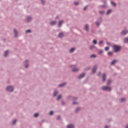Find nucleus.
I'll return each mask as SVG.
<instances>
[{
	"label": "nucleus",
	"instance_id": "nucleus-1",
	"mask_svg": "<svg viewBox=\"0 0 128 128\" xmlns=\"http://www.w3.org/2000/svg\"><path fill=\"white\" fill-rule=\"evenodd\" d=\"M113 50L115 52H118L120 50V46L114 45L113 46Z\"/></svg>",
	"mask_w": 128,
	"mask_h": 128
},
{
	"label": "nucleus",
	"instance_id": "nucleus-2",
	"mask_svg": "<svg viewBox=\"0 0 128 128\" xmlns=\"http://www.w3.org/2000/svg\"><path fill=\"white\" fill-rule=\"evenodd\" d=\"M102 90H108V92H110V90H112V88H110V87H107L104 86L102 87Z\"/></svg>",
	"mask_w": 128,
	"mask_h": 128
},
{
	"label": "nucleus",
	"instance_id": "nucleus-3",
	"mask_svg": "<svg viewBox=\"0 0 128 128\" xmlns=\"http://www.w3.org/2000/svg\"><path fill=\"white\" fill-rule=\"evenodd\" d=\"M6 90L8 92H14V87L12 86H9L6 88Z\"/></svg>",
	"mask_w": 128,
	"mask_h": 128
},
{
	"label": "nucleus",
	"instance_id": "nucleus-4",
	"mask_svg": "<svg viewBox=\"0 0 128 128\" xmlns=\"http://www.w3.org/2000/svg\"><path fill=\"white\" fill-rule=\"evenodd\" d=\"M84 74H80L78 78L80 79V78H84Z\"/></svg>",
	"mask_w": 128,
	"mask_h": 128
},
{
	"label": "nucleus",
	"instance_id": "nucleus-5",
	"mask_svg": "<svg viewBox=\"0 0 128 128\" xmlns=\"http://www.w3.org/2000/svg\"><path fill=\"white\" fill-rule=\"evenodd\" d=\"M66 83H64V84H60L58 86V87L59 88H62V86H66Z\"/></svg>",
	"mask_w": 128,
	"mask_h": 128
},
{
	"label": "nucleus",
	"instance_id": "nucleus-6",
	"mask_svg": "<svg viewBox=\"0 0 128 128\" xmlns=\"http://www.w3.org/2000/svg\"><path fill=\"white\" fill-rule=\"evenodd\" d=\"M96 66H95L93 68V69H92L93 74H94V72H96Z\"/></svg>",
	"mask_w": 128,
	"mask_h": 128
},
{
	"label": "nucleus",
	"instance_id": "nucleus-7",
	"mask_svg": "<svg viewBox=\"0 0 128 128\" xmlns=\"http://www.w3.org/2000/svg\"><path fill=\"white\" fill-rule=\"evenodd\" d=\"M67 128H74V125H72V124H69V125L67 126Z\"/></svg>",
	"mask_w": 128,
	"mask_h": 128
},
{
	"label": "nucleus",
	"instance_id": "nucleus-8",
	"mask_svg": "<svg viewBox=\"0 0 128 128\" xmlns=\"http://www.w3.org/2000/svg\"><path fill=\"white\" fill-rule=\"evenodd\" d=\"M14 36H18V31L16 29H14Z\"/></svg>",
	"mask_w": 128,
	"mask_h": 128
},
{
	"label": "nucleus",
	"instance_id": "nucleus-9",
	"mask_svg": "<svg viewBox=\"0 0 128 128\" xmlns=\"http://www.w3.org/2000/svg\"><path fill=\"white\" fill-rule=\"evenodd\" d=\"M106 74H102V81L103 82H104V80H106Z\"/></svg>",
	"mask_w": 128,
	"mask_h": 128
},
{
	"label": "nucleus",
	"instance_id": "nucleus-10",
	"mask_svg": "<svg viewBox=\"0 0 128 128\" xmlns=\"http://www.w3.org/2000/svg\"><path fill=\"white\" fill-rule=\"evenodd\" d=\"M62 24H64V21H60L58 24V26L60 28V26H62Z\"/></svg>",
	"mask_w": 128,
	"mask_h": 128
},
{
	"label": "nucleus",
	"instance_id": "nucleus-11",
	"mask_svg": "<svg viewBox=\"0 0 128 128\" xmlns=\"http://www.w3.org/2000/svg\"><path fill=\"white\" fill-rule=\"evenodd\" d=\"M85 30H86V32L88 31V25L86 24L85 26Z\"/></svg>",
	"mask_w": 128,
	"mask_h": 128
},
{
	"label": "nucleus",
	"instance_id": "nucleus-12",
	"mask_svg": "<svg viewBox=\"0 0 128 128\" xmlns=\"http://www.w3.org/2000/svg\"><path fill=\"white\" fill-rule=\"evenodd\" d=\"M51 26H54V24H56V21L52 22H50Z\"/></svg>",
	"mask_w": 128,
	"mask_h": 128
},
{
	"label": "nucleus",
	"instance_id": "nucleus-13",
	"mask_svg": "<svg viewBox=\"0 0 128 128\" xmlns=\"http://www.w3.org/2000/svg\"><path fill=\"white\" fill-rule=\"evenodd\" d=\"M64 37V34L60 33L58 34V38H63Z\"/></svg>",
	"mask_w": 128,
	"mask_h": 128
},
{
	"label": "nucleus",
	"instance_id": "nucleus-14",
	"mask_svg": "<svg viewBox=\"0 0 128 128\" xmlns=\"http://www.w3.org/2000/svg\"><path fill=\"white\" fill-rule=\"evenodd\" d=\"M8 54V50H6L4 53V56H7Z\"/></svg>",
	"mask_w": 128,
	"mask_h": 128
},
{
	"label": "nucleus",
	"instance_id": "nucleus-15",
	"mask_svg": "<svg viewBox=\"0 0 128 128\" xmlns=\"http://www.w3.org/2000/svg\"><path fill=\"white\" fill-rule=\"evenodd\" d=\"M72 72H78V68H74L72 69Z\"/></svg>",
	"mask_w": 128,
	"mask_h": 128
},
{
	"label": "nucleus",
	"instance_id": "nucleus-16",
	"mask_svg": "<svg viewBox=\"0 0 128 128\" xmlns=\"http://www.w3.org/2000/svg\"><path fill=\"white\" fill-rule=\"evenodd\" d=\"M30 20H32V18L28 17L27 18V22H30Z\"/></svg>",
	"mask_w": 128,
	"mask_h": 128
},
{
	"label": "nucleus",
	"instance_id": "nucleus-17",
	"mask_svg": "<svg viewBox=\"0 0 128 128\" xmlns=\"http://www.w3.org/2000/svg\"><path fill=\"white\" fill-rule=\"evenodd\" d=\"M124 42H126V43H128V38H124Z\"/></svg>",
	"mask_w": 128,
	"mask_h": 128
},
{
	"label": "nucleus",
	"instance_id": "nucleus-18",
	"mask_svg": "<svg viewBox=\"0 0 128 128\" xmlns=\"http://www.w3.org/2000/svg\"><path fill=\"white\" fill-rule=\"evenodd\" d=\"M116 60H114L111 62V64H116Z\"/></svg>",
	"mask_w": 128,
	"mask_h": 128
},
{
	"label": "nucleus",
	"instance_id": "nucleus-19",
	"mask_svg": "<svg viewBox=\"0 0 128 128\" xmlns=\"http://www.w3.org/2000/svg\"><path fill=\"white\" fill-rule=\"evenodd\" d=\"M74 48H72L70 50V52H74Z\"/></svg>",
	"mask_w": 128,
	"mask_h": 128
},
{
	"label": "nucleus",
	"instance_id": "nucleus-20",
	"mask_svg": "<svg viewBox=\"0 0 128 128\" xmlns=\"http://www.w3.org/2000/svg\"><path fill=\"white\" fill-rule=\"evenodd\" d=\"M124 100H126V99L124 98H122L120 100V102H124Z\"/></svg>",
	"mask_w": 128,
	"mask_h": 128
},
{
	"label": "nucleus",
	"instance_id": "nucleus-21",
	"mask_svg": "<svg viewBox=\"0 0 128 128\" xmlns=\"http://www.w3.org/2000/svg\"><path fill=\"white\" fill-rule=\"evenodd\" d=\"M110 12H112V10H108L106 14H110Z\"/></svg>",
	"mask_w": 128,
	"mask_h": 128
},
{
	"label": "nucleus",
	"instance_id": "nucleus-22",
	"mask_svg": "<svg viewBox=\"0 0 128 128\" xmlns=\"http://www.w3.org/2000/svg\"><path fill=\"white\" fill-rule=\"evenodd\" d=\"M34 118H38V113H36L34 114Z\"/></svg>",
	"mask_w": 128,
	"mask_h": 128
},
{
	"label": "nucleus",
	"instance_id": "nucleus-23",
	"mask_svg": "<svg viewBox=\"0 0 128 128\" xmlns=\"http://www.w3.org/2000/svg\"><path fill=\"white\" fill-rule=\"evenodd\" d=\"M60 98H62V96L59 95L57 98L58 100H60Z\"/></svg>",
	"mask_w": 128,
	"mask_h": 128
},
{
	"label": "nucleus",
	"instance_id": "nucleus-24",
	"mask_svg": "<svg viewBox=\"0 0 128 128\" xmlns=\"http://www.w3.org/2000/svg\"><path fill=\"white\" fill-rule=\"evenodd\" d=\"M90 58H96V55L92 54L91 55Z\"/></svg>",
	"mask_w": 128,
	"mask_h": 128
},
{
	"label": "nucleus",
	"instance_id": "nucleus-25",
	"mask_svg": "<svg viewBox=\"0 0 128 128\" xmlns=\"http://www.w3.org/2000/svg\"><path fill=\"white\" fill-rule=\"evenodd\" d=\"M58 94V92H54V96H56Z\"/></svg>",
	"mask_w": 128,
	"mask_h": 128
},
{
	"label": "nucleus",
	"instance_id": "nucleus-26",
	"mask_svg": "<svg viewBox=\"0 0 128 128\" xmlns=\"http://www.w3.org/2000/svg\"><path fill=\"white\" fill-rule=\"evenodd\" d=\"M94 48V46H90V50H92V48Z\"/></svg>",
	"mask_w": 128,
	"mask_h": 128
},
{
	"label": "nucleus",
	"instance_id": "nucleus-27",
	"mask_svg": "<svg viewBox=\"0 0 128 128\" xmlns=\"http://www.w3.org/2000/svg\"><path fill=\"white\" fill-rule=\"evenodd\" d=\"M108 56H112V52H108Z\"/></svg>",
	"mask_w": 128,
	"mask_h": 128
},
{
	"label": "nucleus",
	"instance_id": "nucleus-28",
	"mask_svg": "<svg viewBox=\"0 0 128 128\" xmlns=\"http://www.w3.org/2000/svg\"><path fill=\"white\" fill-rule=\"evenodd\" d=\"M50 116H52V114H54V112L53 111L50 112Z\"/></svg>",
	"mask_w": 128,
	"mask_h": 128
},
{
	"label": "nucleus",
	"instance_id": "nucleus-29",
	"mask_svg": "<svg viewBox=\"0 0 128 128\" xmlns=\"http://www.w3.org/2000/svg\"><path fill=\"white\" fill-rule=\"evenodd\" d=\"M111 4L114 6H116V3H114V2H111Z\"/></svg>",
	"mask_w": 128,
	"mask_h": 128
},
{
	"label": "nucleus",
	"instance_id": "nucleus-30",
	"mask_svg": "<svg viewBox=\"0 0 128 128\" xmlns=\"http://www.w3.org/2000/svg\"><path fill=\"white\" fill-rule=\"evenodd\" d=\"M100 14H104V11H100Z\"/></svg>",
	"mask_w": 128,
	"mask_h": 128
},
{
	"label": "nucleus",
	"instance_id": "nucleus-31",
	"mask_svg": "<svg viewBox=\"0 0 128 128\" xmlns=\"http://www.w3.org/2000/svg\"><path fill=\"white\" fill-rule=\"evenodd\" d=\"M93 44H96V40H94Z\"/></svg>",
	"mask_w": 128,
	"mask_h": 128
},
{
	"label": "nucleus",
	"instance_id": "nucleus-32",
	"mask_svg": "<svg viewBox=\"0 0 128 128\" xmlns=\"http://www.w3.org/2000/svg\"><path fill=\"white\" fill-rule=\"evenodd\" d=\"M111 82H112V80H108V84H110Z\"/></svg>",
	"mask_w": 128,
	"mask_h": 128
},
{
	"label": "nucleus",
	"instance_id": "nucleus-33",
	"mask_svg": "<svg viewBox=\"0 0 128 128\" xmlns=\"http://www.w3.org/2000/svg\"><path fill=\"white\" fill-rule=\"evenodd\" d=\"M16 122V120H15L12 122V124H14Z\"/></svg>",
	"mask_w": 128,
	"mask_h": 128
},
{
	"label": "nucleus",
	"instance_id": "nucleus-34",
	"mask_svg": "<svg viewBox=\"0 0 128 128\" xmlns=\"http://www.w3.org/2000/svg\"><path fill=\"white\" fill-rule=\"evenodd\" d=\"M26 33H28V32H32V31L30 30H26Z\"/></svg>",
	"mask_w": 128,
	"mask_h": 128
},
{
	"label": "nucleus",
	"instance_id": "nucleus-35",
	"mask_svg": "<svg viewBox=\"0 0 128 128\" xmlns=\"http://www.w3.org/2000/svg\"><path fill=\"white\" fill-rule=\"evenodd\" d=\"M80 110V108H78L76 109V112H78V110Z\"/></svg>",
	"mask_w": 128,
	"mask_h": 128
},
{
	"label": "nucleus",
	"instance_id": "nucleus-36",
	"mask_svg": "<svg viewBox=\"0 0 128 128\" xmlns=\"http://www.w3.org/2000/svg\"><path fill=\"white\" fill-rule=\"evenodd\" d=\"M109 49H110V48L108 47H106L105 48V50H106V51L108 50Z\"/></svg>",
	"mask_w": 128,
	"mask_h": 128
},
{
	"label": "nucleus",
	"instance_id": "nucleus-37",
	"mask_svg": "<svg viewBox=\"0 0 128 128\" xmlns=\"http://www.w3.org/2000/svg\"><path fill=\"white\" fill-rule=\"evenodd\" d=\"M102 52H104V51H102V50H100L99 52V54H102Z\"/></svg>",
	"mask_w": 128,
	"mask_h": 128
},
{
	"label": "nucleus",
	"instance_id": "nucleus-38",
	"mask_svg": "<svg viewBox=\"0 0 128 128\" xmlns=\"http://www.w3.org/2000/svg\"><path fill=\"white\" fill-rule=\"evenodd\" d=\"M96 24L98 26H100V22H96Z\"/></svg>",
	"mask_w": 128,
	"mask_h": 128
},
{
	"label": "nucleus",
	"instance_id": "nucleus-39",
	"mask_svg": "<svg viewBox=\"0 0 128 128\" xmlns=\"http://www.w3.org/2000/svg\"><path fill=\"white\" fill-rule=\"evenodd\" d=\"M74 4L76 6H78V2H75Z\"/></svg>",
	"mask_w": 128,
	"mask_h": 128
},
{
	"label": "nucleus",
	"instance_id": "nucleus-40",
	"mask_svg": "<svg viewBox=\"0 0 128 128\" xmlns=\"http://www.w3.org/2000/svg\"><path fill=\"white\" fill-rule=\"evenodd\" d=\"M87 8H88V6H85V7L84 8V10H86Z\"/></svg>",
	"mask_w": 128,
	"mask_h": 128
},
{
	"label": "nucleus",
	"instance_id": "nucleus-41",
	"mask_svg": "<svg viewBox=\"0 0 128 128\" xmlns=\"http://www.w3.org/2000/svg\"><path fill=\"white\" fill-rule=\"evenodd\" d=\"M103 42L102 40L100 41L99 42V44H102Z\"/></svg>",
	"mask_w": 128,
	"mask_h": 128
},
{
	"label": "nucleus",
	"instance_id": "nucleus-42",
	"mask_svg": "<svg viewBox=\"0 0 128 128\" xmlns=\"http://www.w3.org/2000/svg\"><path fill=\"white\" fill-rule=\"evenodd\" d=\"M60 116H58L57 117V120H60Z\"/></svg>",
	"mask_w": 128,
	"mask_h": 128
},
{
	"label": "nucleus",
	"instance_id": "nucleus-43",
	"mask_svg": "<svg viewBox=\"0 0 128 128\" xmlns=\"http://www.w3.org/2000/svg\"><path fill=\"white\" fill-rule=\"evenodd\" d=\"M42 4H44V0H42Z\"/></svg>",
	"mask_w": 128,
	"mask_h": 128
},
{
	"label": "nucleus",
	"instance_id": "nucleus-44",
	"mask_svg": "<svg viewBox=\"0 0 128 128\" xmlns=\"http://www.w3.org/2000/svg\"><path fill=\"white\" fill-rule=\"evenodd\" d=\"M77 104V103L76 102H73V104Z\"/></svg>",
	"mask_w": 128,
	"mask_h": 128
},
{
	"label": "nucleus",
	"instance_id": "nucleus-45",
	"mask_svg": "<svg viewBox=\"0 0 128 128\" xmlns=\"http://www.w3.org/2000/svg\"><path fill=\"white\" fill-rule=\"evenodd\" d=\"M105 128H108V126H105Z\"/></svg>",
	"mask_w": 128,
	"mask_h": 128
},
{
	"label": "nucleus",
	"instance_id": "nucleus-46",
	"mask_svg": "<svg viewBox=\"0 0 128 128\" xmlns=\"http://www.w3.org/2000/svg\"><path fill=\"white\" fill-rule=\"evenodd\" d=\"M28 65H26V66H25V68H28Z\"/></svg>",
	"mask_w": 128,
	"mask_h": 128
},
{
	"label": "nucleus",
	"instance_id": "nucleus-47",
	"mask_svg": "<svg viewBox=\"0 0 128 128\" xmlns=\"http://www.w3.org/2000/svg\"><path fill=\"white\" fill-rule=\"evenodd\" d=\"M126 128H128V125L126 126Z\"/></svg>",
	"mask_w": 128,
	"mask_h": 128
},
{
	"label": "nucleus",
	"instance_id": "nucleus-48",
	"mask_svg": "<svg viewBox=\"0 0 128 128\" xmlns=\"http://www.w3.org/2000/svg\"><path fill=\"white\" fill-rule=\"evenodd\" d=\"M25 62H28V60H26V61H25Z\"/></svg>",
	"mask_w": 128,
	"mask_h": 128
},
{
	"label": "nucleus",
	"instance_id": "nucleus-49",
	"mask_svg": "<svg viewBox=\"0 0 128 128\" xmlns=\"http://www.w3.org/2000/svg\"><path fill=\"white\" fill-rule=\"evenodd\" d=\"M108 44H110L108 43H107Z\"/></svg>",
	"mask_w": 128,
	"mask_h": 128
},
{
	"label": "nucleus",
	"instance_id": "nucleus-50",
	"mask_svg": "<svg viewBox=\"0 0 128 128\" xmlns=\"http://www.w3.org/2000/svg\"><path fill=\"white\" fill-rule=\"evenodd\" d=\"M98 76H100V74H98Z\"/></svg>",
	"mask_w": 128,
	"mask_h": 128
}]
</instances>
